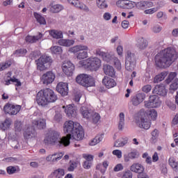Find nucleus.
Returning a JSON list of instances; mask_svg holds the SVG:
<instances>
[{
    "label": "nucleus",
    "instance_id": "obj_53",
    "mask_svg": "<svg viewBox=\"0 0 178 178\" xmlns=\"http://www.w3.org/2000/svg\"><path fill=\"white\" fill-rule=\"evenodd\" d=\"M155 12H158V7L145 10L144 13L145 15H154Z\"/></svg>",
    "mask_w": 178,
    "mask_h": 178
},
{
    "label": "nucleus",
    "instance_id": "obj_27",
    "mask_svg": "<svg viewBox=\"0 0 178 178\" xmlns=\"http://www.w3.org/2000/svg\"><path fill=\"white\" fill-rule=\"evenodd\" d=\"M33 16L36 19L37 22L39 23V24L43 26H45V24H47V20L45 19V17H42L41 14L35 13H33Z\"/></svg>",
    "mask_w": 178,
    "mask_h": 178
},
{
    "label": "nucleus",
    "instance_id": "obj_19",
    "mask_svg": "<svg viewBox=\"0 0 178 178\" xmlns=\"http://www.w3.org/2000/svg\"><path fill=\"white\" fill-rule=\"evenodd\" d=\"M153 94H157L161 97H165L168 95V90L163 85L156 86L152 91Z\"/></svg>",
    "mask_w": 178,
    "mask_h": 178
},
{
    "label": "nucleus",
    "instance_id": "obj_20",
    "mask_svg": "<svg viewBox=\"0 0 178 178\" xmlns=\"http://www.w3.org/2000/svg\"><path fill=\"white\" fill-rule=\"evenodd\" d=\"M102 83L106 88H113L116 86V81L111 77L104 76L102 79Z\"/></svg>",
    "mask_w": 178,
    "mask_h": 178
},
{
    "label": "nucleus",
    "instance_id": "obj_13",
    "mask_svg": "<svg viewBox=\"0 0 178 178\" xmlns=\"http://www.w3.org/2000/svg\"><path fill=\"white\" fill-rule=\"evenodd\" d=\"M161 102L159 99V97L156 95H151L149 98V101L145 102V108H159L161 106Z\"/></svg>",
    "mask_w": 178,
    "mask_h": 178
},
{
    "label": "nucleus",
    "instance_id": "obj_54",
    "mask_svg": "<svg viewBox=\"0 0 178 178\" xmlns=\"http://www.w3.org/2000/svg\"><path fill=\"white\" fill-rule=\"evenodd\" d=\"M122 178H133V172L131 170H127L122 173Z\"/></svg>",
    "mask_w": 178,
    "mask_h": 178
},
{
    "label": "nucleus",
    "instance_id": "obj_43",
    "mask_svg": "<svg viewBox=\"0 0 178 178\" xmlns=\"http://www.w3.org/2000/svg\"><path fill=\"white\" fill-rule=\"evenodd\" d=\"M63 119V116L62 115V113L60 111H56L55 115L54 116V122H56L57 123H60Z\"/></svg>",
    "mask_w": 178,
    "mask_h": 178
},
{
    "label": "nucleus",
    "instance_id": "obj_18",
    "mask_svg": "<svg viewBox=\"0 0 178 178\" xmlns=\"http://www.w3.org/2000/svg\"><path fill=\"white\" fill-rule=\"evenodd\" d=\"M42 80L43 84H46V86H48V84L54 83V81L55 80V74H54V72L51 71L47 72L42 75Z\"/></svg>",
    "mask_w": 178,
    "mask_h": 178
},
{
    "label": "nucleus",
    "instance_id": "obj_36",
    "mask_svg": "<svg viewBox=\"0 0 178 178\" xmlns=\"http://www.w3.org/2000/svg\"><path fill=\"white\" fill-rule=\"evenodd\" d=\"M115 58V55H112L111 54L104 53V56H103L102 59L107 62L108 63H112V61Z\"/></svg>",
    "mask_w": 178,
    "mask_h": 178
},
{
    "label": "nucleus",
    "instance_id": "obj_14",
    "mask_svg": "<svg viewBox=\"0 0 178 178\" xmlns=\"http://www.w3.org/2000/svg\"><path fill=\"white\" fill-rule=\"evenodd\" d=\"M56 90L62 97H66L69 94V84L67 83L60 82L57 84Z\"/></svg>",
    "mask_w": 178,
    "mask_h": 178
},
{
    "label": "nucleus",
    "instance_id": "obj_35",
    "mask_svg": "<svg viewBox=\"0 0 178 178\" xmlns=\"http://www.w3.org/2000/svg\"><path fill=\"white\" fill-rule=\"evenodd\" d=\"M79 161L70 160L69 162V166L67 168L68 172H74V169L77 168Z\"/></svg>",
    "mask_w": 178,
    "mask_h": 178
},
{
    "label": "nucleus",
    "instance_id": "obj_40",
    "mask_svg": "<svg viewBox=\"0 0 178 178\" xmlns=\"http://www.w3.org/2000/svg\"><path fill=\"white\" fill-rule=\"evenodd\" d=\"M146 113H147V118H151L152 120H155L158 118V112L155 109H152Z\"/></svg>",
    "mask_w": 178,
    "mask_h": 178
},
{
    "label": "nucleus",
    "instance_id": "obj_45",
    "mask_svg": "<svg viewBox=\"0 0 178 178\" xmlns=\"http://www.w3.org/2000/svg\"><path fill=\"white\" fill-rule=\"evenodd\" d=\"M129 142V138H124V140L121 142L118 140H116V142L114 144V147H124V145H126V144H127V143Z\"/></svg>",
    "mask_w": 178,
    "mask_h": 178
},
{
    "label": "nucleus",
    "instance_id": "obj_5",
    "mask_svg": "<svg viewBox=\"0 0 178 178\" xmlns=\"http://www.w3.org/2000/svg\"><path fill=\"white\" fill-rule=\"evenodd\" d=\"M80 66L91 70L92 72H97V70L101 67V60L97 57H90L86 60L79 61Z\"/></svg>",
    "mask_w": 178,
    "mask_h": 178
},
{
    "label": "nucleus",
    "instance_id": "obj_10",
    "mask_svg": "<svg viewBox=\"0 0 178 178\" xmlns=\"http://www.w3.org/2000/svg\"><path fill=\"white\" fill-rule=\"evenodd\" d=\"M177 76V73L170 72L165 79L166 84H170L171 83L169 88V92H170V94H173V92L178 89V79L176 78Z\"/></svg>",
    "mask_w": 178,
    "mask_h": 178
},
{
    "label": "nucleus",
    "instance_id": "obj_34",
    "mask_svg": "<svg viewBox=\"0 0 178 178\" xmlns=\"http://www.w3.org/2000/svg\"><path fill=\"white\" fill-rule=\"evenodd\" d=\"M104 140V134L97 135L93 138L92 140L90 143V145H97V144L101 143Z\"/></svg>",
    "mask_w": 178,
    "mask_h": 178
},
{
    "label": "nucleus",
    "instance_id": "obj_55",
    "mask_svg": "<svg viewBox=\"0 0 178 178\" xmlns=\"http://www.w3.org/2000/svg\"><path fill=\"white\" fill-rule=\"evenodd\" d=\"M147 5H148V1H140L137 3L136 6L138 9H144Z\"/></svg>",
    "mask_w": 178,
    "mask_h": 178
},
{
    "label": "nucleus",
    "instance_id": "obj_30",
    "mask_svg": "<svg viewBox=\"0 0 178 178\" xmlns=\"http://www.w3.org/2000/svg\"><path fill=\"white\" fill-rule=\"evenodd\" d=\"M137 47L139 49H145L148 47V42L144 38H140L138 40Z\"/></svg>",
    "mask_w": 178,
    "mask_h": 178
},
{
    "label": "nucleus",
    "instance_id": "obj_42",
    "mask_svg": "<svg viewBox=\"0 0 178 178\" xmlns=\"http://www.w3.org/2000/svg\"><path fill=\"white\" fill-rule=\"evenodd\" d=\"M14 127H15V131H22V130H23V122H22V121L17 120L15 122L14 124Z\"/></svg>",
    "mask_w": 178,
    "mask_h": 178
},
{
    "label": "nucleus",
    "instance_id": "obj_25",
    "mask_svg": "<svg viewBox=\"0 0 178 178\" xmlns=\"http://www.w3.org/2000/svg\"><path fill=\"white\" fill-rule=\"evenodd\" d=\"M24 138H26V140H29V138H33L37 136V134L35 133V129H34L33 127H29L26 129V131L24 134Z\"/></svg>",
    "mask_w": 178,
    "mask_h": 178
},
{
    "label": "nucleus",
    "instance_id": "obj_9",
    "mask_svg": "<svg viewBox=\"0 0 178 178\" xmlns=\"http://www.w3.org/2000/svg\"><path fill=\"white\" fill-rule=\"evenodd\" d=\"M36 62L38 70L42 72L51 67V65L52 64V58L48 56H41Z\"/></svg>",
    "mask_w": 178,
    "mask_h": 178
},
{
    "label": "nucleus",
    "instance_id": "obj_59",
    "mask_svg": "<svg viewBox=\"0 0 178 178\" xmlns=\"http://www.w3.org/2000/svg\"><path fill=\"white\" fill-rule=\"evenodd\" d=\"M63 155H65V154L62 153V152L54 153V158L56 159V161L58 162V161H60V159H62Z\"/></svg>",
    "mask_w": 178,
    "mask_h": 178
},
{
    "label": "nucleus",
    "instance_id": "obj_60",
    "mask_svg": "<svg viewBox=\"0 0 178 178\" xmlns=\"http://www.w3.org/2000/svg\"><path fill=\"white\" fill-rule=\"evenodd\" d=\"M152 88V86H151V85H145L142 88V90L143 91V92H146V94H148V92L151 91Z\"/></svg>",
    "mask_w": 178,
    "mask_h": 178
},
{
    "label": "nucleus",
    "instance_id": "obj_32",
    "mask_svg": "<svg viewBox=\"0 0 178 178\" xmlns=\"http://www.w3.org/2000/svg\"><path fill=\"white\" fill-rule=\"evenodd\" d=\"M49 35L53 37V38H56V40L63 38V33L62 31L51 30L49 31Z\"/></svg>",
    "mask_w": 178,
    "mask_h": 178
},
{
    "label": "nucleus",
    "instance_id": "obj_64",
    "mask_svg": "<svg viewBox=\"0 0 178 178\" xmlns=\"http://www.w3.org/2000/svg\"><path fill=\"white\" fill-rule=\"evenodd\" d=\"M113 154L115 155L118 158H122V151L119 149H115L113 151Z\"/></svg>",
    "mask_w": 178,
    "mask_h": 178
},
{
    "label": "nucleus",
    "instance_id": "obj_8",
    "mask_svg": "<svg viewBox=\"0 0 178 178\" xmlns=\"http://www.w3.org/2000/svg\"><path fill=\"white\" fill-rule=\"evenodd\" d=\"M76 81L83 87H93L95 86V81L92 76L87 74H81L76 77Z\"/></svg>",
    "mask_w": 178,
    "mask_h": 178
},
{
    "label": "nucleus",
    "instance_id": "obj_21",
    "mask_svg": "<svg viewBox=\"0 0 178 178\" xmlns=\"http://www.w3.org/2000/svg\"><path fill=\"white\" fill-rule=\"evenodd\" d=\"M104 72L106 76H109L110 77H115L116 72H115V68L109 65H104Z\"/></svg>",
    "mask_w": 178,
    "mask_h": 178
},
{
    "label": "nucleus",
    "instance_id": "obj_22",
    "mask_svg": "<svg viewBox=\"0 0 178 178\" xmlns=\"http://www.w3.org/2000/svg\"><path fill=\"white\" fill-rule=\"evenodd\" d=\"M130 170L131 172H134L135 173L141 175V173L144 172V166L138 163H136L131 166Z\"/></svg>",
    "mask_w": 178,
    "mask_h": 178
},
{
    "label": "nucleus",
    "instance_id": "obj_56",
    "mask_svg": "<svg viewBox=\"0 0 178 178\" xmlns=\"http://www.w3.org/2000/svg\"><path fill=\"white\" fill-rule=\"evenodd\" d=\"M12 63H5L3 64H0V72L5 70V69H8V67H10Z\"/></svg>",
    "mask_w": 178,
    "mask_h": 178
},
{
    "label": "nucleus",
    "instance_id": "obj_31",
    "mask_svg": "<svg viewBox=\"0 0 178 178\" xmlns=\"http://www.w3.org/2000/svg\"><path fill=\"white\" fill-rule=\"evenodd\" d=\"M10 79H6V86H9V84H10V83H15V86H17V87H20L22 86V82H20V81L17 79H16L15 76H13V78H10V76H8Z\"/></svg>",
    "mask_w": 178,
    "mask_h": 178
},
{
    "label": "nucleus",
    "instance_id": "obj_57",
    "mask_svg": "<svg viewBox=\"0 0 178 178\" xmlns=\"http://www.w3.org/2000/svg\"><path fill=\"white\" fill-rule=\"evenodd\" d=\"M11 147L14 148V149H20V145L17 140H13L11 143Z\"/></svg>",
    "mask_w": 178,
    "mask_h": 178
},
{
    "label": "nucleus",
    "instance_id": "obj_6",
    "mask_svg": "<svg viewBox=\"0 0 178 178\" xmlns=\"http://www.w3.org/2000/svg\"><path fill=\"white\" fill-rule=\"evenodd\" d=\"M80 113L85 119L92 120L94 124H97V123L101 120V115L99 113L94 112L86 106L81 107Z\"/></svg>",
    "mask_w": 178,
    "mask_h": 178
},
{
    "label": "nucleus",
    "instance_id": "obj_51",
    "mask_svg": "<svg viewBox=\"0 0 178 178\" xmlns=\"http://www.w3.org/2000/svg\"><path fill=\"white\" fill-rule=\"evenodd\" d=\"M128 156L130 159H136V158L140 156V153L137 151H134L128 154Z\"/></svg>",
    "mask_w": 178,
    "mask_h": 178
},
{
    "label": "nucleus",
    "instance_id": "obj_12",
    "mask_svg": "<svg viewBox=\"0 0 178 178\" xmlns=\"http://www.w3.org/2000/svg\"><path fill=\"white\" fill-rule=\"evenodd\" d=\"M20 109H22V106L15 105L10 103H7L3 107L5 113L10 115L11 116L17 115V113L20 112Z\"/></svg>",
    "mask_w": 178,
    "mask_h": 178
},
{
    "label": "nucleus",
    "instance_id": "obj_17",
    "mask_svg": "<svg viewBox=\"0 0 178 178\" xmlns=\"http://www.w3.org/2000/svg\"><path fill=\"white\" fill-rule=\"evenodd\" d=\"M63 71L66 76H73V72H74V65L70 61H65L63 65Z\"/></svg>",
    "mask_w": 178,
    "mask_h": 178
},
{
    "label": "nucleus",
    "instance_id": "obj_37",
    "mask_svg": "<svg viewBox=\"0 0 178 178\" xmlns=\"http://www.w3.org/2000/svg\"><path fill=\"white\" fill-rule=\"evenodd\" d=\"M166 77V72H161V74L156 75L154 79V83H159Z\"/></svg>",
    "mask_w": 178,
    "mask_h": 178
},
{
    "label": "nucleus",
    "instance_id": "obj_41",
    "mask_svg": "<svg viewBox=\"0 0 178 178\" xmlns=\"http://www.w3.org/2000/svg\"><path fill=\"white\" fill-rule=\"evenodd\" d=\"M124 127V113H120V120L118 124L119 130H123V127Z\"/></svg>",
    "mask_w": 178,
    "mask_h": 178
},
{
    "label": "nucleus",
    "instance_id": "obj_11",
    "mask_svg": "<svg viewBox=\"0 0 178 178\" xmlns=\"http://www.w3.org/2000/svg\"><path fill=\"white\" fill-rule=\"evenodd\" d=\"M137 60L136 58V54L131 53V51H128L127 52L126 59H125V69L128 72H133L134 67H136V63Z\"/></svg>",
    "mask_w": 178,
    "mask_h": 178
},
{
    "label": "nucleus",
    "instance_id": "obj_62",
    "mask_svg": "<svg viewBox=\"0 0 178 178\" xmlns=\"http://www.w3.org/2000/svg\"><path fill=\"white\" fill-rule=\"evenodd\" d=\"M123 165H122V163H119L117 164L114 168H113V171L114 172H120V170H123Z\"/></svg>",
    "mask_w": 178,
    "mask_h": 178
},
{
    "label": "nucleus",
    "instance_id": "obj_61",
    "mask_svg": "<svg viewBox=\"0 0 178 178\" xmlns=\"http://www.w3.org/2000/svg\"><path fill=\"white\" fill-rule=\"evenodd\" d=\"M46 161L47 162H56V160L55 159L54 154L47 156L46 157Z\"/></svg>",
    "mask_w": 178,
    "mask_h": 178
},
{
    "label": "nucleus",
    "instance_id": "obj_4",
    "mask_svg": "<svg viewBox=\"0 0 178 178\" xmlns=\"http://www.w3.org/2000/svg\"><path fill=\"white\" fill-rule=\"evenodd\" d=\"M58 96L50 88H46L39 91L36 96V102L41 106H46L48 104L56 102Z\"/></svg>",
    "mask_w": 178,
    "mask_h": 178
},
{
    "label": "nucleus",
    "instance_id": "obj_38",
    "mask_svg": "<svg viewBox=\"0 0 178 178\" xmlns=\"http://www.w3.org/2000/svg\"><path fill=\"white\" fill-rule=\"evenodd\" d=\"M51 51V54L54 55H60L62 52H63V50L62 49V47L59 46H54L50 48Z\"/></svg>",
    "mask_w": 178,
    "mask_h": 178
},
{
    "label": "nucleus",
    "instance_id": "obj_44",
    "mask_svg": "<svg viewBox=\"0 0 178 178\" xmlns=\"http://www.w3.org/2000/svg\"><path fill=\"white\" fill-rule=\"evenodd\" d=\"M111 64H113L116 69H118V70H120L122 69V63L116 56H115L113 59Z\"/></svg>",
    "mask_w": 178,
    "mask_h": 178
},
{
    "label": "nucleus",
    "instance_id": "obj_58",
    "mask_svg": "<svg viewBox=\"0 0 178 178\" xmlns=\"http://www.w3.org/2000/svg\"><path fill=\"white\" fill-rule=\"evenodd\" d=\"M39 55H40L39 51H34L30 54L29 56H30V58H31V59H37V58H38Z\"/></svg>",
    "mask_w": 178,
    "mask_h": 178
},
{
    "label": "nucleus",
    "instance_id": "obj_15",
    "mask_svg": "<svg viewBox=\"0 0 178 178\" xmlns=\"http://www.w3.org/2000/svg\"><path fill=\"white\" fill-rule=\"evenodd\" d=\"M147 97V95L144 92H140L134 95V97H131V102L132 105L134 106H138L140 104H142V102H144L145 100V98Z\"/></svg>",
    "mask_w": 178,
    "mask_h": 178
},
{
    "label": "nucleus",
    "instance_id": "obj_16",
    "mask_svg": "<svg viewBox=\"0 0 178 178\" xmlns=\"http://www.w3.org/2000/svg\"><path fill=\"white\" fill-rule=\"evenodd\" d=\"M63 108L65 109V113L67 118H76L77 116V108L74 104H69L67 106H63Z\"/></svg>",
    "mask_w": 178,
    "mask_h": 178
},
{
    "label": "nucleus",
    "instance_id": "obj_52",
    "mask_svg": "<svg viewBox=\"0 0 178 178\" xmlns=\"http://www.w3.org/2000/svg\"><path fill=\"white\" fill-rule=\"evenodd\" d=\"M10 124H12V120L9 118H6L2 123V125L5 129H9L10 127Z\"/></svg>",
    "mask_w": 178,
    "mask_h": 178
},
{
    "label": "nucleus",
    "instance_id": "obj_24",
    "mask_svg": "<svg viewBox=\"0 0 178 178\" xmlns=\"http://www.w3.org/2000/svg\"><path fill=\"white\" fill-rule=\"evenodd\" d=\"M41 38H42V33H39L38 35L35 36L27 35L25 40L29 44H34V42L38 41V40H41Z\"/></svg>",
    "mask_w": 178,
    "mask_h": 178
},
{
    "label": "nucleus",
    "instance_id": "obj_28",
    "mask_svg": "<svg viewBox=\"0 0 178 178\" xmlns=\"http://www.w3.org/2000/svg\"><path fill=\"white\" fill-rule=\"evenodd\" d=\"M61 10H63V6L60 4L50 5V12L51 13H59Z\"/></svg>",
    "mask_w": 178,
    "mask_h": 178
},
{
    "label": "nucleus",
    "instance_id": "obj_50",
    "mask_svg": "<svg viewBox=\"0 0 178 178\" xmlns=\"http://www.w3.org/2000/svg\"><path fill=\"white\" fill-rule=\"evenodd\" d=\"M97 6L99 9H105V8H108V4H106V1L98 0L97 1Z\"/></svg>",
    "mask_w": 178,
    "mask_h": 178
},
{
    "label": "nucleus",
    "instance_id": "obj_33",
    "mask_svg": "<svg viewBox=\"0 0 178 178\" xmlns=\"http://www.w3.org/2000/svg\"><path fill=\"white\" fill-rule=\"evenodd\" d=\"M88 47L86 45H76L72 48H71V52H74V54H76V52H79V51H88Z\"/></svg>",
    "mask_w": 178,
    "mask_h": 178
},
{
    "label": "nucleus",
    "instance_id": "obj_63",
    "mask_svg": "<svg viewBox=\"0 0 178 178\" xmlns=\"http://www.w3.org/2000/svg\"><path fill=\"white\" fill-rule=\"evenodd\" d=\"M92 166V163L90 161H84L83 164V167L84 169H90Z\"/></svg>",
    "mask_w": 178,
    "mask_h": 178
},
{
    "label": "nucleus",
    "instance_id": "obj_7",
    "mask_svg": "<svg viewBox=\"0 0 178 178\" xmlns=\"http://www.w3.org/2000/svg\"><path fill=\"white\" fill-rule=\"evenodd\" d=\"M136 124L140 129L148 130L151 127V122L148 120V113L144 109H141L138 114Z\"/></svg>",
    "mask_w": 178,
    "mask_h": 178
},
{
    "label": "nucleus",
    "instance_id": "obj_26",
    "mask_svg": "<svg viewBox=\"0 0 178 178\" xmlns=\"http://www.w3.org/2000/svg\"><path fill=\"white\" fill-rule=\"evenodd\" d=\"M51 178H63V176H65V169L58 168L51 173Z\"/></svg>",
    "mask_w": 178,
    "mask_h": 178
},
{
    "label": "nucleus",
    "instance_id": "obj_48",
    "mask_svg": "<svg viewBox=\"0 0 178 178\" xmlns=\"http://www.w3.org/2000/svg\"><path fill=\"white\" fill-rule=\"evenodd\" d=\"M8 175H15L17 172V169L15 166L10 165L6 168Z\"/></svg>",
    "mask_w": 178,
    "mask_h": 178
},
{
    "label": "nucleus",
    "instance_id": "obj_46",
    "mask_svg": "<svg viewBox=\"0 0 178 178\" xmlns=\"http://www.w3.org/2000/svg\"><path fill=\"white\" fill-rule=\"evenodd\" d=\"M124 4L125 5L126 9H133V8H134V5H136V3L127 0L124 1Z\"/></svg>",
    "mask_w": 178,
    "mask_h": 178
},
{
    "label": "nucleus",
    "instance_id": "obj_47",
    "mask_svg": "<svg viewBox=\"0 0 178 178\" xmlns=\"http://www.w3.org/2000/svg\"><path fill=\"white\" fill-rule=\"evenodd\" d=\"M88 56V53L85 51H79L77 55V59L81 60V59H86Z\"/></svg>",
    "mask_w": 178,
    "mask_h": 178
},
{
    "label": "nucleus",
    "instance_id": "obj_3",
    "mask_svg": "<svg viewBox=\"0 0 178 178\" xmlns=\"http://www.w3.org/2000/svg\"><path fill=\"white\" fill-rule=\"evenodd\" d=\"M46 145H58V147H67L70 145V141L66 137L60 138L59 132L55 130H51L44 139Z\"/></svg>",
    "mask_w": 178,
    "mask_h": 178
},
{
    "label": "nucleus",
    "instance_id": "obj_29",
    "mask_svg": "<svg viewBox=\"0 0 178 178\" xmlns=\"http://www.w3.org/2000/svg\"><path fill=\"white\" fill-rule=\"evenodd\" d=\"M59 45L63 47H72L74 44V40L69 39H61L58 40Z\"/></svg>",
    "mask_w": 178,
    "mask_h": 178
},
{
    "label": "nucleus",
    "instance_id": "obj_39",
    "mask_svg": "<svg viewBox=\"0 0 178 178\" xmlns=\"http://www.w3.org/2000/svg\"><path fill=\"white\" fill-rule=\"evenodd\" d=\"M26 54H27V49H19L14 51L13 55H15L17 57H19V56H25Z\"/></svg>",
    "mask_w": 178,
    "mask_h": 178
},
{
    "label": "nucleus",
    "instance_id": "obj_23",
    "mask_svg": "<svg viewBox=\"0 0 178 178\" xmlns=\"http://www.w3.org/2000/svg\"><path fill=\"white\" fill-rule=\"evenodd\" d=\"M32 123L33 126H35L37 129H39V130L45 129L46 123L45 120L44 119L34 120Z\"/></svg>",
    "mask_w": 178,
    "mask_h": 178
},
{
    "label": "nucleus",
    "instance_id": "obj_49",
    "mask_svg": "<svg viewBox=\"0 0 178 178\" xmlns=\"http://www.w3.org/2000/svg\"><path fill=\"white\" fill-rule=\"evenodd\" d=\"M151 141L152 143H156V138H158L159 133L158 129H154L152 133Z\"/></svg>",
    "mask_w": 178,
    "mask_h": 178
},
{
    "label": "nucleus",
    "instance_id": "obj_2",
    "mask_svg": "<svg viewBox=\"0 0 178 178\" xmlns=\"http://www.w3.org/2000/svg\"><path fill=\"white\" fill-rule=\"evenodd\" d=\"M63 131L67 134L66 138L68 141L70 140H76L80 141L84 138V129L79 122H74L72 120L66 121L63 124Z\"/></svg>",
    "mask_w": 178,
    "mask_h": 178
},
{
    "label": "nucleus",
    "instance_id": "obj_1",
    "mask_svg": "<svg viewBox=\"0 0 178 178\" xmlns=\"http://www.w3.org/2000/svg\"><path fill=\"white\" fill-rule=\"evenodd\" d=\"M178 53L175 47H168L159 53L155 57V63L157 67L161 69H166L177 59Z\"/></svg>",
    "mask_w": 178,
    "mask_h": 178
}]
</instances>
